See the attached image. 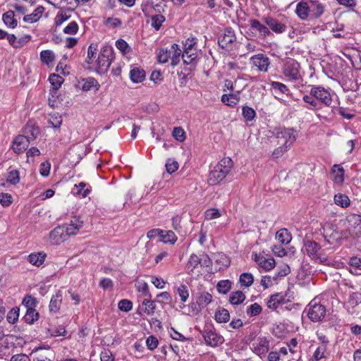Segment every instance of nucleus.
Returning a JSON list of instances; mask_svg holds the SVG:
<instances>
[{
	"label": "nucleus",
	"instance_id": "f257e3e1",
	"mask_svg": "<svg viewBox=\"0 0 361 361\" xmlns=\"http://www.w3.org/2000/svg\"><path fill=\"white\" fill-rule=\"evenodd\" d=\"M233 166V160L229 157L223 158L209 173L208 183L211 185L220 183L230 173Z\"/></svg>",
	"mask_w": 361,
	"mask_h": 361
},
{
	"label": "nucleus",
	"instance_id": "f03ea898",
	"mask_svg": "<svg viewBox=\"0 0 361 361\" xmlns=\"http://www.w3.org/2000/svg\"><path fill=\"white\" fill-rule=\"evenodd\" d=\"M114 59V49L109 45H104L97 59V71L103 74L107 72Z\"/></svg>",
	"mask_w": 361,
	"mask_h": 361
},
{
	"label": "nucleus",
	"instance_id": "7ed1b4c3",
	"mask_svg": "<svg viewBox=\"0 0 361 361\" xmlns=\"http://www.w3.org/2000/svg\"><path fill=\"white\" fill-rule=\"evenodd\" d=\"M274 135L282 142V145L290 147L295 142L298 134L293 128H286L284 127L276 128L273 130Z\"/></svg>",
	"mask_w": 361,
	"mask_h": 361
},
{
	"label": "nucleus",
	"instance_id": "20e7f679",
	"mask_svg": "<svg viewBox=\"0 0 361 361\" xmlns=\"http://www.w3.org/2000/svg\"><path fill=\"white\" fill-rule=\"evenodd\" d=\"M195 38H188L183 43V51L182 54V59L185 64L195 66L197 61V49L195 47L196 45Z\"/></svg>",
	"mask_w": 361,
	"mask_h": 361
},
{
	"label": "nucleus",
	"instance_id": "39448f33",
	"mask_svg": "<svg viewBox=\"0 0 361 361\" xmlns=\"http://www.w3.org/2000/svg\"><path fill=\"white\" fill-rule=\"evenodd\" d=\"M145 16L152 14L151 16V26L156 30H159L162 23L165 21V17L161 14V11H164L162 6L159 4H152L146 11L142 9Z\"/></svg>",
	"mask_w": 361,
	"mask_h": 361
},
{
	"label": "nucleus",
	"instance_id": "423d86ee",
	"mask_svg": "<svg viewBox=\"0 0 361 361\" xmlns=\"http://www.w3.org/2000/svg\"><path fill=\"white\" fill-rule=\"evenodd\" d=\"M282 73L283 75L290 80H298L301 79L300 66L293 59H288L283 63L282 67Z\"/></svg>",
	"mask_w": 361,
	"mask_h": 361
},
{
	"label": "nucleus",
	"instance_id": "0eeeda50",
	"mask_svg": "<svg viewBox=\"0 0 361 361\" xmlns=\"http://www.w3.org/2000/svg\"><path fill=\"white\" fill-rule=\"evenodd\" d=\"M307 307V317L312 322H321L324 318L326 312L324 305L311 302Z\"/></svg>",
	"mask_w": 361,
	"mask_h": 361
},
{
	"label": "nucleus",
	"instance_id": "6e6552de",
	"mask_svg": "<svg viewBox=\"0 0 361 361\" xmlns=\"http://www.w3.org/2000/svg\"><path fill=\"white\" fill-rule=\"evenodd\" d=\"M202 335L206 345L212 348L217 347L224 342V337L210 328L204 329L202 332Z\"/></svg>",
	"mask_w": 361,
	"mask_h": 361
},
{
	"label": "nucleus",
	"instance_id": "1a4fd4ad",
	"mask_svg": "<svg viewBox=\"0 0 361 361\" xmlns=\"http://www.w3.org/2000/svg\"><path fill=\"white\" fill-rule=\"evenodd\" d=\"M304 249L307 255L312 259L319 260L322 262L326 260V258L320 252L321 247L315 241H305L304 243Z\"/></svg>",
	"mask_w": 361,
	"mask_h": 361
},
{
	"label": "nucleus",
	"instance_id": "9d476101",
	"mask_svg": "<svg viewBox=\"0 0 361 361\" xmlns=\"http://www.w3.org/2000/svg\"><path fill=\"white\" fill-rule=\"evenodd\" d=\"M310 94L326 106H329L332 103L331 94L323 87L312 86L310 90Z\"/></svg>",
	"mask_w": 361,
	"mask_h": 361
},
{
	"label": "nucleus",
	"instance_id": "9b49d317",
	"mask_svg": "<svg viewBox=\"0 0 361 361\" xmlns=\"http://www.w3.org/2000/svg\"><path fill=\"white\" fill-rule=\"evenodd\" d=\"M235 41L234 30L231 27H227L224 30V34L219 37L218 44L222 49H228Z\"/></svg>",
	"mask_w": 361,
	"mask_h": 361
},
{
	"label": "nucleus",
	"instance_id": "f8f14e48",
	"mask_svg": "<svg viewBox=\"0 0 361 361\" xmlns=\"http://www.w3.org/2000/svg\"><path fill=\"white\" fill-rule=\"evenodd\" d=\"M250 61L259 71L262 72H267L270 65L269 58L263 54H258L252 56Z\"/></svg>",
	"mask_w": 361,
	"mask_h": 361
},
{
	"label": "nucleus",
	"instance_id": "ddd939ff",
	"mask_svg": "<svg viewBox=\"0 0 361 361\" xmlns=\"http://www.w3.org/2000/svg\"><path fill=\"white\" fill-rule=\"evenodd\" d=\"M200 267V257L195 254H192L186 264L185 270L188 274L199 276L201 274L198 267Z\"/></svg>",
	"mask_w": 361,
	"mask_h": 361
},
{
	"label": "nucleus",
	"instance_id": "4468645a",
	"mask_svg": "<svg viewBox=\"0 0 361 361\" xmlns=\"http://www.w3.org/2000/svg\"><path fill=\"white\" fill-rule=\"evenodd\" d=\"M310 20L320 18L325 11V6L317 0H309Z\"/></svg>",
	"mask_w": 361,
	"mask_h": 361
},
{
	"label": "nucleus",
	"instance_id": "2eb2a0df",
	"mask_svg": "<svg viewBox=\"0 0 361 361\" xmlns=\"http://www.w3.org/2000/svg\"><path fill=\"white\" fill-rule=\"evenodd\" d=\"M29 143V135H19L14 139L12 145V149L16 153L20 154L28 147Z\"/></svg>",
	"mask_w": 361,
	"mask_h": 361
},
{
	"label": "nucleus",
	"instance_id": "dca6fc26",
	"mask_svg": "<svg viewBox=\"0 0 361 361\" xmlns=\"http://www.w3.org/2000/svg\"><path fill=\"white\" fill-rule=\"evenodd\" d=\"M295 12L301 20H310L309 0H301L298 3Z\"/></svg>",
	"mask_w": 361,
	"mask_h": 361
},
{
	"label": "nucleus",
	"instance_id": "f3484780",
	"mask_svg": "<svg viewBox=\"0 0 361 361\" xmlns=\"http://www.w3.org/2000/svg\"><path fill=\"white\" fill-rule=\"evenodd\" d=\"M82 226L83 221L80 219V217L73 216L71 220V223L63 226L64 229L66 230L65 232L67 236L68 237L70 235H75L78 232V231L82 227Z\"/></svg>",
	"mask_w": 361,
	"mask_h": 361
},
{
	"label": "nucleus",
	"instance_id": "a211bd4d",
	"mask_svg": "<svg viewBox=\"0 0 361 361\" xmlns=\"http://www.w3.org/2000/svg\"><path fill=\"white\" fill-rule=\"evenodd\" d=\"M64 226H57L50 232L49 237L53 244L58 245L63 242L67 238V235L65 232Z\"/></svg>",
	"mask_w": 361,
	"mask_h": 361
},
{
	"label": "nucleus",
	"instance_id": "6ab92c4d",
	"mask_svg": "<svg viewBox=\"0 0 361 361\" xmlns=\"http://www.w3.org/2000/svg\"><path fill=\"white\" fill-rule=\"evenodd\" d=\"M240 91H239V90L235 91V92L224 94L221 96V101L223 104H224L225 105H226L228 106L234 107L240 102Z\"/></svg>",
	"mask_w": 361,
	"mask_h": 361
},
{
	"label": "nucleus",
	"instance_id": "aec40b11",
	"mask_svg": "<svg viewBox=\"0 0 361 361\" xmlns=\"http://www.w3.org/2000/svg\"><path fill=\"white\" fill-rule=\"evenodd\" d=\"M264 20L269 28L276 33H282L287 29V26L285 24L281 23L276 18L268 17L265 18Z\"/></svg>",
	"mask_w": 361,
	"mask_h": 361
},
{
	"label": "nucleus",
	"instance_id": "412c9836",
	"mask_svg": "<svg viewBox=\"0 0 361 361\" xmlns=\"http://www.w3.org/2000/svg\"><path fill=\"white\" fill-rule=\"evenodd\" d=\"M252 345L255 352L258 355H264L267 353L269 349V342L265 337L258 338Z\"/></svg>",
	"mask_w": 361,
	"mask_h": 361
},
{
	"label": "nucleus",
	"instance_id": "4be33fe9",
	"mask_svg": "<svg viewBox=\"0 0 361 361\" xmlns=\"http://www.w3.org/2000/svg\"><path fill=\"white\" fill-rule=\"evenodd\" d=\"M255 260L257 264L265 271L272 269L276 264L275 260L273 258L267 259L261 255H257L255 254Z\"/></svg>",
	"mask_w": 361,
	"mask_h": 361
},
{
	"label": "nucleus",
	"instance_id": "5701e85b",
	"mask_svg": "<svg viewBox=\"0 0 361 361\" xmlns=\"http://www.w3.org/2000/svg\"><path fill=\"white\" fill-rule=\"evenodd\" d=\"M283 303H285V295L281 293H277L270 296L267 305L268 308L275 310L280 305Z\"/></svg>",
	"mask_w": 361,
	"mask_h": 361
},
{
	"label": "nucleus",
	"instance_id": "b1692460",
	"mask_svg": "<svg viewBox=\"0 0 361 361\" xmlns=\"http://www.w3.org/2000/svg\"><path fill=\"white\" fill-rule=\"evenodd\" d=\"M79 85L83 91H89L92 88H94L95 91H97L100 87V85L97 80L92 77L82 79L81 81L79 82Z\"/></svg>",
	"mask_w": 361,
	"mask_h": 361
},
{
	"label": "nucleus",
	"instance_id": "393cba45",
	"mask_svg": "<svg viewBox=\"0 0 361 361\" xmlns=\"http://www.w3.org/2000/svg\"><path fill=\"white\" fill-rule=\"evenodd\" d=\"M63 294L61 290H59L56 294L52 296L49 303V310L51 312L56 313L59 312L62 302Z\"/></svg>",
	"mask_w": 361,
	"mask_h": 361
},
{
	"label": "nucleus",
	"instance_id": "a878e982",
	"mask_svg": "<svg viewBox=\"0 0 361 361\" xmlns=\"http://www.w3.org/2000/svg\"><path fill=\"white\" fill-rule=\"evenodd\" d=\"M250 25L252 30L257 31L259 33V35L263 37H266L267 36H269L271 34V32L269 30V28L267 26L262 24L258 20H250Z\"/></svg>",
	"mask_w": 361,
	"mask_h": 361
},
{
	"label": "nucleus",
	"instance_id": "bb28decb",
	"mask_svg": "<svg viewBox=\"0 0 361 361\" xmlns=\"http://www.w3.org/2000/svg\"><path fill=\"white\" fill-rule=\"evenodd\" d=\"M44 11V8L42 6H39L32 13L25 16L23 20L29 23H35L42 18Z\"/></svg>",
	"mask_w": 361,
	"mask_h": 361
},
{
	"label": "nucleus",
	"instance_id": "cd10ccee",
	"mask_svg": "<svg viewBox=\"0 0 361 361\" xmlns=\"http://www.w3.org/2000/svg\"><path fill=\"white\" fill-rule=\"evenodd\" d=\"M331 173L334 174V181L341 184L344 181V169L339 164H334L331 169Z\"/></svg>",
	"mask_w": 361,
	"mask_h": 361
},
{
	"label": "nucleus",
	"instance_id": "c85d7f7f",
	"mask_svg": "<svg viewBox=\"0 0 361 361\" xmlns=\"http://www.w3.org/2000/svg\"><path fill=\"white\" fill-rule=\"evenodd\" d=\"M171 63V65L174 67L176 66L179 61L180 56L182 55V50L179 48L178 45L173 44L170 47Z\"/></svg>",
	"mask_w": 361,
	"mask_h": 361
},
{
	"label": "nucleus",
	"instance_id": "c756f323",
	"mask_svg": "<svg viewBox=\"0 0 361 361\" xmlns=\"http://www.w3.org/2000/svg\"><path fill=\"white\" fill-rule=\"evenodd\" d=\"M275 238L279 243L286 245L288 244L292 239L290 233L286 228L279 230L276 233Z\"/></svg>",
	"mask_w": 361,
	"mask_h": 361
},
{
	"label": "nucleus",
	"instance_id": "7c9ffc66",
	"mask_svg": "<svg viewBox=\"0 0 361 361\" xmlns=\"http://www.w3.org/2000/svg\"><path fill=\"white\" fill-rule=\"evenodd\" d=\"M2 20L5 25L11 28H14L17 26V20L15 18V13L13 11H8L3 14Z\"/></svg>",
	"mask_w": 361,
	"mask_h": 361
},
{
	"label": "nucleus",
	"instance_id": "2f4dec72",
	"mask_svg": "<svg viewBox=\"0 0 361 361\" xmlns=\"http://www.w3.org/2000/svg\"><path fill=\"white\" fill-rule=\"evenodd\" d=\"M130 77L133 82H140L145 78V72L144 70L140 69L139 68H133L130 71Z\"/></svg>",
	"mask_w": 361,
	"mask_h": 361
},
{
	"label": "nucleus",
	"instance_id": "473e14b6",
	"mask_svg": "<svg viewBox=\"0 0 361 361\" xmlns=\"http://www.w3.org/2000/svg\"><path fill=\"white\" fill-rule=\"evenodd\" d=\"M142 305L143 307V312L147 315L151 316L154 314L157 307L154 301L146 298L142 301Z\"/></svg>",
	"mask_w": 361,
	"mask_h": 361
},
{
	"label": "nucleus",
	"instance_id": "72a5a7b5",
	"mask_svg": "<svg viewBox=\"0 0 361 361\" xmlns=\"http://www.w3.org/2000/svg\"><path fill=\"white\" fill-rule=\"evenodd\" d=\"M46 255L43 252L32 253L28 256V261L33 265L40 266L44 262Z\"/></svg>",
	"mask_w": 361,
	"mask_h": 361
},
{
	"label": "nucleus",
	"instance_id": "f704fd0d",
	"mask_svg": "<svg viewBox=\"0 0 361 361\" xmlns=\"http://www.w3.org/2000/svg\"><path fill=\"white\" fill-rule=\"evenodd\" d=\"M39 313L36 312L35 308H30L26 310V314L23 317V319L25 323L28 324H32L38 320Z\"/></svg>",
	"mask_w": 361,
	"mask_h": 361
},
{
	"label": "nucleus",
	"instance_id": "c9c22d12",
	"mask_svg": "<svg viewBox=\"0 0 361 361\" xmlns=\"http://www.w3.org/2000/svg\"><path fill=\"white\" fill-rule=\"evenodd\" d=\"M40 59L47 66L51 65L55 59L54 54L51 50H44L40 53Z\"/></svg>",
	"mask_w": 361,
	"mask_h": 361
},
{
	"label": "nucleus",
	"instance_id": "e433bc0d",
	"mask_svg": "<svg viewBox=\"0 0 361 361\" xmlns=\"http://www.w3.org/2000/svg\"><path fill=\"white\" fill-rule=\"evenodd\" d=\"M245 300V295L240 290L233 292L229 298V301L233 305L241 304Z\"/></svg>",
	"mask_w": 361,
	"mask_h": 361
},
{
	"label": "nucleus",
	"instance_id": "4c0bfd02",
	"mask_svg": "<svg viewBox=\"0 0 361 361\" xmlns=\"http://www.w3.org/2000/svg\"><path fill=\"white\" fill-rule=\"evenodd\" d=\"M254 281V277L250 273H243L240 276L239 282L242 287H250Z\"/></svg>",
	"mask_w": 361,
	"mask_h": 361
},
{
	"label": "nucleus",
	"instance_id": "58836bf2",
	"mask_svg": "<svg viewBox=\"0 0 361 361\" xmlns=\"http://www.w3.org/2000/svg\"><path fill=\"white\" fill-rule=\"evenodd\" d=\"M215 261L219 265V270L228 267L231 263L229 258L224 253H218L215 257Z\"/></svg>",
	"mask_w": 361,
	"mask_h": 361
},
{
	"label": "nucleus",
	"instance_id": "ea45409f",
	"mask_svg": "<svg viewBox=\"0 0 361 361\" xmlns=\"http://www.w3.org/2000/svg\"><path fill=\"white\" fill-rule=\"evenodd\" d=\"M215 319L219 323H226L230 319L229 312L226 309L219 310L215 312Z\"/></svg>",
	"mask_w": 361,
	"mask_h": 361
},
{
	"label": "nucleus",
	"instance_id": "a19ab883",
	"mask_svg": "<svg viewBox=\"0 0 361 361\" xmlns=\"http://www.w3.org/2000/svg\"><path fill=\"white\" fill-rule=\"evenodd\" d=\"M328 353H327V347H326L324 345H319L315 350L312 357L316 360H320L322 358H325L327 357Z\"/></svg>",
	"mask_w": 361,
	"mask_h": 361
},
{
	"label": "nucleus",
	"instance_id": "79ce46f5",
	"mask_svg": "<svg viewBox=\"0 0 361 361\" xmlns=\"http://www.w3.org/2000/svg\"><path fill=\"white\" fill-rule=\"evenodd\" d=\"M171 57L170 48L160 49L157 54L158 61L161 63H166Z\"/></svg>",
	"mask_w": 361,
	"mask_h": 361
},
{
	"label": "nucleus",
	"instance_id": "37998d69",
	"mask_svg": "<svg viewBox=\"0 0 361 361\" xmlns=\"http://www.w3.org/2000/svg\"><path fill=\"white\" fill-rule=\"evenodd\" d=\"M334 202L342 207H347L350 204V200L347 195L338 193L334 195Z\"/></svg>",
	"mask_w": 361,
	"mask_h": 361
},
{
	"label": "nucleus",
	"instance_id": "c03bdc74",
	"mask_svg": "<svg viewBox=\"0 0 361 361\" xmlns=\"http://www.w3.org/2000/svg\"><path fill=\"white\" fill-rule=\"evenodd\" d=\"M302 100L310 104V107H308L310 110H317L319 109L320 107L319 106V103L317 100V99L314 98V96H312L310 94L309 95L305 94L302 97Z\"/></svg>",
	"mask_w": 361,
	"mask_h": 361
},
{
	"label": "nucleus",
	"instance_id": "a18cd8bd",
	"mask_svg": "<svg viewBox=\"0 0 361 361\" xmlns=\"http://www.w3.org/2000/svg\"><path fill=\"white\" fill-rule=\"evenodd\" d=\"M161 240L164 243L174 244L177 240V237L171 231H164L161 235Z\"/></svg>",
	"mask_w": 361,
	"mask_h": 361
},
{
	"label": "nucleus",
	"instance_id": "49530a36",
	"mask_svg": "<svg viewBox=\"0 0 361 361\" xmlns=\"http://www.w3.org/2000/svg\"><path fill=\"white\" fill-rule=\"evenodd\" d=\"M217 290L222 294H226L231 288V282L229 280H221L216 286Z\"/></svg>",
	"mask_w": 361,
	"mask_h": 361
},
{
	"label": "nucleus",
	"instance_id": "de8ad7c7",
	"mask_svg": "<svg viewBox=\"0 0 361 361\" xmlns=\"http://www.w3.org/2000/svg\"><path fill=\"white\" fill-rule=\"evenodd\" d=\"M290 271V267L286 264H283L278 267L277 273L273 276L274 281H277L279 278L287 276Z\"/></svg>",
	"mask_w": 361,
	"mask_h": 361
},
{
	"label": "nucleus",
	"instance_id": "09e8293b",
	"mask_svg": "<svg viewBox=\"0 0 361 361\" xmlns=\"http://www.w3.org/2000/svg\"><path fill=\"white\" fill-rule=\"evenodd\" d=\"M85 186L86 184L83 182L80 183L78 185H75V190H76V191L73 190V193L77 195H80L82 197H87L90 193V190L89 188L85 189Z\"/></svg>",
	"mask_w": 361,
	"mask_h": 361
},
{
	"label": "nucleus",
	"instance_id": "8fccbe9b",
	"mask_svg": "<svg viewBox=\"0 0 361 361\" xmlns=\"http://www.w3.org/2000/svg\"><path fill=\"white\" fill-rule=\"evenodd\" d=\"M49 80L51 84L53 89L56 90L61 87L63 79L60 75L52 73L49 75Z\"/></svg>",
	"mask_w": 361,
	"mask_h": 361
},
{
	"label": "nucleus",
	"instance_id": "3c124183",
	"mask_svg": "<svg viewBox=\"0 0 361 361\" xmlns=\"http://www.w3.org/2000/svg\"><path fill=\"white\" fill-rule=\"evenodd\" d=\"M271 87L277 93L288 94L289 89L283 83L273 81L271 82Z\"/></svg>",
	"mask_w": 361,
	"mask_h": 361
},
{
	"label": "nucleus",
	"instance_id": "603ef678",
	"mask_svg": "<svg viewBox=\"0 0 361 361\" xmlns=\"http://www.w3.org/2000/svg\"><path fill=\"white\" fill-rule=\"evenodd\" d=\"M242 114L245 119L247 121H252L256 116L255 111L247 106H245L242 109Z\"/></svg>",
	"mask_w": 361,
	"mask_h": 361
},
{
	"label": "nucleus",
	"instance_id": "864d4df0",
	"mask_svg": "<svg viewBox=\"0 0 361 361\" xmlns=\"http://www.w3.org/2000/svg\"><path fill=\"white\" fill-rule=\"evenodd\" d=\"M177 293L183 302H185L189 298V291L185 284H181L177 288Z\"/></svg>",
	"mask_w": 361,
	"mask_h": 361
},
{
	"label": "nucleus",
	"instance_id": "5fc2aeb1",
	"mask_svg": "<svg viewBox=\"0 0 361 361\" xmlns=\"http://www.w3.org/2000/svg\"><path fill=\"white\" fill-rule=\"evenodd\" d=\"M261 312L262 307L257 302L250 305L246 310L247 314L250 317L257 316Z\"/></svg>",
	"mask_w": 361,
	"mask_h": 361
},
{
	"label": "nucleus",
	"instance_id": "6e6d98bb",
	"mask_svg": "<svg viewBox=\"0 0 361 361\" xmlns=\"http://www.w3.org/2000/svg\"><path fill=\"white\" fill-rule=\"evenodd\" d=\"M6 181L12 185H16L20 181L19 172L17 170H13L8 173Z\"/></svg>",
	"mask_w": 361,
	"mask_h": 361
},
{
	"label": "nucleus",
	"instance_id": "4d7b16f0",
	"mask_svg": "<svg viewBox=\"0 0 361 361\" xmlns=\"http://www.w3.org/2000/svg\"><path fill=\"white\" fill-rule=\"evenodd\" d=\"M19 317V309L12 308L7 314L6 319L10 324H15Z\"/></svg>",
	"mask_w": 361,
	"mask_h": 361
},
{
	"label": "nucleus",
	"instance_id": "13d9d810",
	"mask_svg": "<svg viewBox=\"0 0 361 361\" xmlns=\"http://www.w3.org/2000/svg\"><path fill=\"white\" fill-rule=\"evenodd\" d=\"M172 134L173 137L179 142H183L185 140V133L181 127H175Z\"/></svg>",
	"mask_w": 361,
	"mask_h": 361
},
{
	"label": "nucleus",
	"instance_id": "bf43d9fd",
	"mask_svg": "<svg viewBox=\"0 0 361 361\" xmlns=\"http://www.w3.org/2000/svg\"><path fill=\"white\" fill-rule=\"evenodd\" d=\"M78 23L75 21H72L63 28V31L65 34L72 35L78 32Z\"/></svg>",
	"mask_w": 361,
	"mask_h": 361
},
{
	"label": "nucleus",
	"instance_id": "052dcab7",
	"mask_svg": "<svg viewBox=\"0 0 361 361\" xmlns=\"http://www.w3.org/2000/svg\"><path fill=\"white\" fill-rule=\"evenodd\" d=\"M212 300V296L210 293L207 292H204L201 293L200 296L198 298V303L202 306H207L209 304Z\"/></svg>",
	"mask_w": 361,
	"mask_h": 361
},
{
	"label": "nucleus",
	"instance_id": "680f3d73",
	"mask_svg": "<svg viewBox=\"0 0 361 361\" xmlns=\"http://www.w3.org/2000/svg\"><path fill=\"white\" fill-rule=\"evenodd\" d=\"M118 307L120 310L128 312L133 308V303L130 300L127 299H123L119 301Z\"/></svg>",
	"mask_w": 361,
	"mask_h": 361
},
{
	"label": "nucleus",
	"instance_id": "e2e57ef3",
	"mask_svg": "<svg viewBox=\"0 0 361 361\" xmlns=\"http://www.w3.org/2000/svg\"><path fill=\"white\" fill-rule=\"evenodd\" d=\"M13 202V197L8 193H0V204L3 207H8Z\"/></svg>",
	"mask_w": 361,
	"mask_h": 361
},
{
	"label": "nucleus",
	"instance_id": "0e129e2a",
	"mask_svg": "<svg viewBox=\"0 0 361 361\" xmlns=\"http://www.w3.org/2000/svg\"><path fill=\"white\" fill-rule=\"evenodd\" d=\"M165 166L167 172L171 174L178 169V164L176 161L169 159Z\"/></svg>",
	"mask_w": 361,
	"mask_h": 361
},
{
	"label": "nucleus",
	"instance_id": "69168bd1",
	"mask_svg": "<svg viewBox=\"0 0 361 361\" xmlns=\"http://www.w3.org/2000/svg\"><path fill=\"white\" fill-rule=\"evenodd\" d=\"M100 361H114V356L109 349H104L100 353Z\"/></svg>",
	"mask_w": 361,
	"mask_h": 361
},
{
	"label": "nucleus",
	"instance_id": "338daca9",
	"mask_svg": "<svg viewBox=\"0 0 361 361\" xmlns=\"http://www.w3.org/2000/svg\"><path fill=\"white\" fill-rule=\"evenodd\" d=\"M348 302L353 306L355 307L361 302V293H353L350 295Z\"/></svg>",
	"mask_w": 361,
	"mask_h": 361
},
{
	"label": "nucleus",
	"instance_id": "774afa93",
	"mask_svg": "<svg viewBox=\"0 0 361 361\" xmlns=\"http://www.w3.org/2000/svg\"><path fill=\"white\" fill-rule=\"evenodd\" d=\"M355 226L354 227L353 230L352 231V233H353V235L359 238L361 236V219L359 216L355 217Z\"/></svg>",
	"mask_w": 361,
	"mask_h": 361
}]
</instances>
